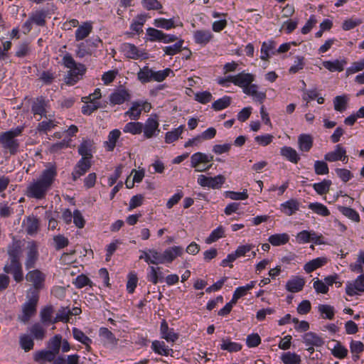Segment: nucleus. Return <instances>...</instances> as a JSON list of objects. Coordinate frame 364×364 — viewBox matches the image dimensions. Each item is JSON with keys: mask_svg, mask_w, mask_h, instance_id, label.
<instances>
[{"mask_svg": "<svg viewBox=\"0 0 364 364\" xmlns=\"http://www.w3.org/2000/svg\"><path fill=\"white\" fill-rule=\"evenodd\" d=\"M183 44V40H180L172 46L164 47V51L165 52L166 55H173L181 50Z\"/></svg>", "mask_w": 364, "mask_h": 364, "instance_id": "69168bd1", "label": "nucleus"}, {"mask_svg": "<svg viewBox=\"0 0 364 364\" xmlns=\"http://www.w3.org/2000/svg\"><path fill=\"white\" fill-rule=\"evenodd\" d=\"M61 343L62 336L57 334L49 340L48 342V348L50 352L57 355L60 352Z\"/></svg>", "mask_w": 364, "mask_h": 364, "instance_id": "a19ab883", "label": "nucleus"}, {"mask_svg": "<svg viewBox=\"0 0 364 364\" xmlns=\"http://www.w3.org/2000/svg\"><path fill=\"white\" fill-rule=\"evenodd\" d=\"M303 340L306 346H315L318 347L323 344L322 338L313 332L305 333L303 336Z\"/></svg>", "mask_w": 364, "mask_h": 364, "instance_id": "473e14b6", "label": "nucleus"}, {"mask_svg": "<svg viewBox=\"0 0 364 364\" xmlns=\"http://www.w3.org/2000/svg\"><path fill=\"white\" fill-rule=\"evenodd\" d=\"M331 184V181L324 179L320 183H314L313 188L318 195L322 196L328 193Z\"/></svg>", "mask_w": 364, "mask_h": 364, "instance_id": "8fccbe9b", "label": "nucleus"}, {"mask_svg": "<svg viewBox=\"0 0 364 364\" xmlns=\"http://www.w3.org/2000/svg\"><path fill=\"white\" fill-rule=\"evenodd\" d=\"M281 360L284 364H300L301 362L300 355L291 352L283 353Z\"/></svg>", "mask_w": 364, "mask_h": 364, "instance_id": "603ef678", "label": "nucleus"}, {"mask_svg": "<svg viewBox=\"0 0 364 364\" xmlns=\"http://www.w3.org/2000/svg\"><path fill=\"white\" fill-rule=\"evenodd\" d=\"M327 262V259L325 257H318L316 259H312L307 262L304 269L307 273H311L316 270V269L322 267Z\"/></svg>", "mask_w": 364, "mask_h": 364, "instance_id": "e433bc0d", "label": "nucleus"}, {"mask_svg": "<svg viewBox=\"0 0 364 364\" xmlns=\"http://www.w3.org/2000/svg\"><path fill=\"white\" fill-rule=\"evenodd\" d=\"M256 282L252 281L246 286L237 287L234 291L232 303H237V300L247 294V291L253 289L255 286Z\"/></svg>", "mask_w": 364, "mask_h": 364, "instance_id": "c756f323", "label": "nucleus"}, {"mask_svg": "<svg viewBox=\"0 0 364 364\" xmlns=\"http://www.w3.org/2000/svg\"><path fill=\"white\" fill-rule=\"evenodd\" d=\"M92 30V26L90 23L85 22L82 25L80 26L75 31L76 41H81L85 39Z\"/></svg>", "mask_w": 364, "mask_h": 364, "instance_id": "f704fd0d", "label": "nucleus"}, {"mask_svg": "<svg viewBox=\"0 0 364 364\" xmlns=\"http://www.w3.org/2000/svg\"><path fill=\"white\" fill-rule=\"evenodd\" d=\"M193 37L196 43L206 45L213 38V34L208 30H198L194 32Z\"/></svg>", "mask_w": 364, "mask_h": 364, "instance_id": "bb28decb", "label": "nucleus"}, {"mask_svg": "<svg viewBox=\"0 0 364 364\" xmlns=\"http://www.w3.org/2000/svg\"><path fill=\"white\" fill-rule=\"evenodd\" d=\"M38 253L37 246L34 242H32L28 246V250L26 255V260L25 266L27 269L34 267L35 264L38 259Z\"/></svg>", "mask_w": 364, "mask_h": 364, "instance_id": "a211bd4d", "label": "nucleus"}, {"mask_svg": "<svg viewBox=\"0 0 364 364\" xmlns=\"http://www.w3.org/2000/svg\"><path fill=\"white\" fill-rule=\"evenodd\" d=\"M183 249L179 246L169 247L163 252V259L164 263L172 262L177 257L181 256Z\"/></svg>", "mask_w": 364, "mask_h": 364, "instance_id": "6ab92c4d", "label": "nucleus"}, {"mask_svg": "<svg viewBox=\"0 0 364 364\" xmlns=\"http://www.w3.org/2000/svg\"><path fill=\"white\" fill-rule=\"evenodd\" d=\"M314 167L317 175H326L329 173L328 164L323 161H316Z\"/></svg>", "mask_w": 364, "mask_h": 364, "instance_id": "338daca9", "label": "nucleus"}, {"mask_svg": "<svg viewBox=\"0 0 364 364\" xmlns=\"http://www.w3.org/2000/svg\"><path fill=\"white\" fill-rule=\"evenodd\" d=\"M324 159L329 162L341 161L347 163L348 161V157L346 155V149L341 144H337L333 151L328 152L325 154Z\"/></svg>", "mask_w": 364, "mask_h": 364, "instance_id": "9d476101", "label": "nucleus"}, {"mask_svg": "<svg viewBox=\"0 0 364 364\" xmlns=\"http://www.w3.org/2000/svg\"><path fill=\"white\" fill-rule=\"evenodd\" d=\"M131 94L125 89H119L112 92L109 96V102L111 104L122 105L124 102L129 101Z\"/></svg>", "mask_w": 364, "mask_h": 364, "instance_id": "4468645a", "label": "nucleus"}, {"mask_svg": "<svg viewBox=\"0 0 364 364\" xmlns=\"http://www.w3.org/2000/svg\"><path fill=\"white\" fill-rule=\"evenodd\" d=\"M124 114L128 116L132 120H137L141 114V108L139 101L133 102L131 107L127 110Z\"/></svg>", "mask_w": 364, "mask_h": 364, "instance_id": "37998d69", "label": "nucleus"}, {"mask_svg": "<svg viewBox=\"0 0 364 364\" xmlns=\"http://www.w3.org/2000/svg\"><path fill=\"white\" fill-rule=\"evenodd\" d=\"M197 181L198 183L203 187L218 189L224 184L225 178L223 175H218L215 177H208L204 175H200Z\"/></svg>", "mask_w": 364, "mask_h": 364, "instance_id": "6e6552de", "label": "nucleus"}, {"mask_svg": "<svg viewBox=\"0 0 364 364\" xmlns=\"http://www.w3.org/2000/svg\"><path fill=\"white\" fill-rule=\"evenodd\" d=\"M93 46L94 43L88 41L82 42L77 46V50H76L77 57L82 58L86 56L92 55L93 51L92 48Z\"/></svg>", "mask_w": 364, "mask_h": 364, "instance_id": "a878e982", "label": "nucleus"}, {"mask_svg": "<svg viewBox=\"0 0 364 364\" xmlns=\"http://www.w3.org/2000/svg\"><path fill=\"white\" fill-rule=\"evenodd\" d=\"M99 335L107 344L116 345L117 343L118 339L107 328H100Z\"/></svg>", "mask_w": 364, "mask_h": 364, "instance_id": "58836bf2", "label": "nucleus"}, {"mask_svg": "<svg viewBox=\"0 0 364 364\" xmlns=\"http://www.w3.org/2000/svg\"><path fill=\"white\" fill-rule=\"evenodd\" d=\"M268 241L273 246L283 245L289 241V235L287 233L272 235L269 237Z\"/></svg>", "mask_w": 364, "mask_h": 364, "instance_id": "72a5a7b5", "label": "nucleus"}, {"mask_svg": "<svg viewBox=\"0 0 364 364\" xmlns=\"http://www.w3.org/2000/svg\"><path fill=\"white\" fill-rule=\"evenodd\" d=\"M154 24L157 28H162L166 30L174 28L176 26L174 24V21L172 18L166 19V18H156L154 20Z\"/></svg>", "mask_w": 364, "mask_h": 364, "instance_id": "e2e57ef3", "label": "nucleus"}, {"mask_svg": "<svg viewBox=\"0 0 364 364\" xmlns=\"http://www.w3.org/2000/svg\"><path fill=\"white\" fill-rule=\"evenodd\" d=\"M152 350L157 354L161 355H168L172 350L169 349L164 341H154L151 343Z\"/></svg>", "mask_w": 364, "mask_h": 364, "instance_id": "09e8293b", "label": "nucleus"}, {"mask_svg": "<svg viewBox=\"0 0 364 364\" xmlns=\"http://www.w3.org/2000/svg\"><path fill=\"white\" fill-rule=\"evenodd\" d=\"M220 348L230 353L238 352L242 349V345L230 339H223Z\"/></svg>", "mask_w": 364, "mask_h": 364, "instance_id": "49530a36", "label": "nucleus"}, {"mask_svg": "<svg viewBox=\"0 0 364 364\" xmlns=\"http://www.w3.org/2000/svg\"><path fill=\"white\" fill-rule=\"evenodd\" d=\"M160 333L161 338L167 342L174 343L178 338V335L174 332L173 328H168V323L164 319L161 323Z\"/></svg>", "mask_w": 364, "mask_h": 364, "instance_id": "dca6fc26", "label": "nucleus"}, {"mask_svg": "<svg viewBox=\"0 0 364 364\" xmlns=\"http://www.w3.org/2000/svg\"><path fill=\"white\" fill-rule=\"evenodd\" d=\"M309 208L314 211L315 213L321 216H328L330 211L326 205L320 203H311L309 205Z\"/></svg>", "mask_w": 364, "mask_h": 364, "instance_id": "5fc2aeb1", "label": "nucleus"}, {"mask_svg": "<svg viewBox=\"0 0 364 364\" xmlns=\"http://www.w3.org/2000/svg\"><path fill=\"white\" fill-rule=\"evenodd\" d=\"M19 343L25 352L31 350L34 347L33 338L28 334H21L19 337Z\"/></svg>", "mask_w": 364, "mask_h": 364, "instance_id": "de8ad7c7", "label": "nucleus"}, {"mask_svg": "<svg viewBox=\"0 0 364 364\" xmlns=\"http://www.w3.org/2000/svg\"><path fill=\"white\" fill-rule=\"evenodd\" d=\"M224 229L222 226H219L218 228L215 229L210 235L205 239V242L207 244H211L220 238L223 237L224 235Z\"/></svg>", "mask_w": 364, "mask_h": 364, "instance_id": "052dcab7", "label": "nucleus"}, {"mask_svg": "<svg viewBox=\"0 0 364 364\" xmlns=\"http://www.w3.org/2000/svg\"><path fill=\"white\" fill-rule=\"evenodd\" d=\"M173 70L170 68H166L163 70L155 71L148 66L141 68L137 73V78L141 83H147L151 81L162 82Z\"/></svg>", "mask_w": 364, "mask_h": 364, "instance_id": "39448f33", "label": "nucleus"}, {"mask_svg": "<svg viewBox=\"0 0 364 364\" xmlns=\"http://www.w3.org/2000/svg\"><path fill=\"white\" fill-rule=\"evenodd\" d=\"M346 64V61L344 60H336L335 61L327 60V61L323 62V67L331 72H335V71L341 72V71H343L344 70V65Z\"/></svg>", "mask_w": 364, "mask_h": 364, "instance_id": "4c0bfd02", "label": "nucleus"}, {"mask_svg": "<svg viewBox=\"0 0 364 364\" xmlns=\"http://www.w3.org/2000/svg\"><path fill=\"white\" fill-rule=\"evenodd\" d=\"M348 97L347 95L336 96L333 100V105L335 110L338 112H343L347 108Z\"/></svg>", "mask_w": 364, "mask_h": 364, "instance_id": "864d4df0", "label": "nucleus"}, {"mask_svg": "<svg viewBox=\"0 0 364 364\" xmlns=\"http://www.w3.org/2000/svg\"><path fill=\"white\" fill-rule=\"evenodd\" d=\"M38 299L39 294L36 291H31V294H28V301L23 305V314L19 316L21 321L26 323L36 314Z\"/></svg>", "mask_w": 364, "mask_h": 364, "instance_id": "423d86ee", "label": "nucleus"}, {"mask_svg": "<svg viewBox=\"0 0 364 364\" xmlns=\"http://www.w3.org/2000/svg\"><path fill=\"white\" fill-rule=\"evenodd\" d=\"M91 166L92 163L90 160L86 159V158H81V159L77 163L74 171L72 173L73 180L75 181L80 176L85 175L90 168Z\"/></svg>", "mask_w": 364, "mask_h": 364, "instance_id": "ddd939ff", "label": "nucleus"}, {"mask_svg": "<svg viewBox=\"0 0 364 364\" xmlns=\"http://www.w3.org/2000/svg\"><path fill=\"white\" fill-rule=\"evenodd\" d=\"M183 129L184 126L181 125L171 132H168L166 134L165 141L168 144H171L173 141H176V140H178L181 134L183 133Z\"/></svg>", "mask_w": 364, "mask_h": 364, "instance_id": "13d9d810", "label": "nucleus"}, {"mask_svg": "<svg viewBox=\"0 0 364 364\" xmlns=\"http://www.w3.org/2000/svg\"><path fill=\"white\" fill-rule=\"evenodd\" d=\"M46 275L39 269H33L29 271L26 275V279L31 282L33 289L28 291L31 294V291H36L38 293L39 290L45 287V281Z\"/></svg>", "mask_w": 364, "mask_h": 364, "instance_id": "0eeeda50", "label": "nucleus"}, {"mask_svg": "<svg viewBox=\"0 0 364 364\" xmlns=\"http://www.w3.org/2000/svg\"><path fill=\"white\" fill-rule=\"evenodd\" d=\"M146 35L149 36V39L151 41H161L164 32L154 28H149L146 30Z\"/></svg>", "mask_w": 364, "mask_h": 364, "instance_id": "774afa93", "label": "nucleus"}, {"mask_svg": "<svg viewBox=\"0 0 364 364\" xmlns=\"http://www.w3.org/2000/svg\"><path fill=\"white\" fill-rule=\"evenodd\" d=\"M258 87L252 82L244 89L243 92L247 95L253 97L255 100L262 102L266 98V94L263 92H259L257 90Z\"/></svg>", "mask_w": 364, "mask_h": 364, "instance_id": "cd10ccee", "label": "nucleus"}, {"mask_svg": "<svg viewBox=\"0 0 364 364\" xmlns=\"http://www.w3.org/2000/svg\"><path fill=\"white\" fill-rule=\"evenodd\" d=\"M231 80H233L232 83L235 85L242 87V90H244L245 88L255 80V75L251 73L242 72L236 75H232Z\"/></svg>", "mask_w": 364, "mask_h": 364, "instance_id": "f8f14e48", "label": "nucleus"}, {"mask_svg": "<svg viewBox=\"0 0 364 364\" xmlns=\"http://www.w3.org/2000/svg\"><path fill=\"white\" fill-rule=\"evenodd\" d=\"M143 130V124L141 122H128L123 128V132L133 135L140 134Z\"/></svg>", "mask_w": 364, "mask_h": 364, "instance_id": "c03bdc74", "label": "nucleus"}, {"mask_svg": "<svg viewBox=\"0 0 364 364\" xmlns=\"http://www.w3.org/2000/svg\"><path fill=\"white\" fill-rule=\"evenodd\" d=\"M338 210L343 215L350 220L355 223L360 222V215L355 210L349 207L344 206H339Z\"/></svg>", "mask_w": 364, "mask_h": 364, "instance_id": "3c124183", "label": "nucleus"}, {"mask_svg": "<svg viewBox=\"0 0 364 364\" xmlns=\"http://www.w3.org/2000/svg\"><path fill=\"white\" fill-rule=\"evenodd\" d=\"M21 254V242L19 240H14L8 247L10 264L4 266V271L7 274H12L16 282H20L23 279L22 267L20 262Z\"/></svg>", "mask_w": 364, "mask_h": 364, "instance_id": "f03ea898", "label": "nucleus"}, {"mask_svg": "<svg viewBox=\"0 0 364 364\" xmlns=\"http://www.w3.org/2000/svg\"><path fill=\"white\" fill-rule=\"evenodd\" d=\"M38 228H39L38 219L33 215L28 216L27 218L26 228L27 233L31 235L36 234L38 232Z\"/></svg>", "mask_w": 364, "mask_h": 364, "instance_id": "a18cd8bd", "label": "nucleus"}, {"mask_svg": "<svg viewBox=\"0 0 364 364\" xmlns=\"http://www.w3.org/2000/svg\"><path fill=\"white\" fill-rule=\"evenodd\" d=\"M364 292V272L351 282H348L346 287V293L350 296Z\"/></svg>", "mask_w": 364, "mask_h": 364, "instance_id": "9b49d317", "label": "nucleus"}, {"mask_svg": "<svg viewBox=\"0 0 364 364\" xmlns=\"http://www.w3.org/2000/svg\"><path fill=\"white\" fill-rule=\"evenodd\" d=\"M70 317V309L68 307H61L56 314V316L53 320L52 323H55L58 321L67 323L69 321Z\"/></svg>", "mask_w": 364, "mask_h": 364, "instance_id": "6e6d98bb", "label": "nucleus"}, {"mask_svg": "<svg viewBox=\"0 0 364 364\" xmlns=\"http://www.w3.org/2000/svg\"><path fill=\"white\" fill-rule=\"evenodd\" d=\"M94 148V141L90 139H83L78 146V153L82 158L90 160L92 158V150Z\"/></svg>", "mask_w": 364, "mask_h": 364, "instance_id": "2eb2a0df", "label": "nucleus"}, {"mask_svg": "<svg viewBox=\"0 0 364 364\" xmlns=\"http://www.w3.org/2000/svg\"><path fill=\"white\" fill-rule=\"evenodd\" d=\"M350 351L353 354V359H359L358 354L364 350V345L361 341H353L350 345Z\"/></svg>", "mask_w": 364, "mask_h": 364, "instance_id": "0e129e2a", "label": "nucleus"}, {"mask_svg": "<svg viewBox=\"0 0 364 364\" xmlns=\"http://www.w3.org/2000/svg\"><path fill=\"white\" fill-rule=\"evenodd\" d=\"M121 132L119 129H113L109 133L108 140L105 141V147L108 151H112L116 146V143L120 137Z\"/></svg>", "mask_w": 364, "mask_h": 364, "instance_id": "c85d7f7f", "label": "nucleus"}, {"mask_svg": "<svg viewBox=\"0 0 364 364\" xmlns=\"http://www.w3.org/2000/svg\"><path fill=\"white\" fill-rule=\"evenodd\" d=\"M46 15L43 11H36L29 16L33 23L39 26H44L46 25Z\"/></svg>", "mask_w": 364, "mask_h": 364, "instance_id": "4d7b16f0", "label": "nucleus"}, {"mask_svg": "<svg viewBox=\"0 0 364 364\" xmlns=\"http://www.w3.org/2000/svg\"><path fill=\"white\" fill-rule=\"evenodd\" d=\"M230 102H231V97L229 96H225V97L220 98L218 100L215 101L212 105V107L215 111L222 110V109L228 107L230 105Z\"/></svg>", "mask_w": 364, "mask_h": 364, "instance_id": "680f3d73", "label": "nucleus"}, {"mask_svg": "<svg viewBox=\"0 0 364 364\" xmlns=\"http://www.w3.org/2000/svg\"><path fill=\"white\" fill-rule=\"evenodd\" d=\"M63 64L69 69L65 78V82L68 85H73L78 82L86 70L85 65L77 63L70 53L64 55Z\"/></svg>", "mask_w": 364, "mask_h": 364, "instance_id": "7ed1b4c3", "label": "nucleus"}, {"mask_svg": "<svg viewBox=\"0 0 364 364\" xmlns=\"http://www.w3.org/2000/svg\"><path fill=\"white\" fill-rule=\"evenodd\" d=\"M319 313L323 318L332 320L334 317V308L328 304H320L318 307Z\"/></svg>", "mask_w": 364, "mask_h": 364, "instance_id": "bf43d9fd", "label": "nucleus"}, {"mask_svg": "<svg viewBox=\"0 0 364 364\" xmlns=\"http://www.w3.org/2000/svg\"><path fill=\"white\" fill-rule=\"evenodd\" d=\"M47 103L43 97L36 98L32 105L31 111L33 114L46 116Z\"/></svg>", "mask_w": 364, "mask_h": 364, "instance_id": "393cba45", "label": "nucleus"}, {"mask_svg": "<svg viewBox=\"0 0 364 364\" xmlns=\"http://www.w3.org/2000/svg\"><path fill=\"white\" fill-rule=\"evenodd\" d=\"M276 43L273 41H269L267 42H263L261 48V56L260 58L262 60L267 61L270 57V55H274L276 53Z\"/></svg>", "mask_w": 364, "mask_h": 364, "instance_id": "5701e85b", "label": "nucleus"}, {"mask_svg": "<svg viewBox=\"0 0 364 364\" xmlns=\"http://www.w3.org/2000/svg\"><path fill=\"white\" fill-rule=\"evenodd\" d=\"M281 155L294 164H297L300 157L296 151L290 146H284L280 151Z\"/></svg>", "mask_w": 364, "mask_h": 364, "instance_id": "7c9ffc66", "label": "nucleus"}, {"mask_svg": "<svg viewBox=\"0 0 364 364\" xmlns=\"http://www.w3.org/2000/svg\"><path fill=\"white\" fill-rule=\"evenodd\" d=\"M316 235V234L311 233L310 232L307 230H303L300 232H299L296 235V241L299 243H307L311 241H315V242H317L318 239L321 237V236L314 237L312 236Z\"/></svg>", "mask_w": 364, "mask_h": 364, "instance_id": "79ce46f5", "label": "nucleus"}, {"mask_svg": "<svg viewBox=\"0 0 364 364\" xmlns=\"http://www.w3.org/2000/svg\"><path fill=\"white\" fill-rule=\"evenodd\" d=\"M313 137L310 134H302L298 137L299 149L301 151H309L313 146Z\"/></svg>", "mask_w": 364, "mask_h": 364, "instance_id": "b1692460", "label": "nucleus"}, {"mask_svg": "<svg viewBox=\"0 0 364 364\" xmlns=\"http://www.w3.org/2000/svg\"><path fill=\"white\" fill-rule=\"evenodd\" d=\"M29 331L36 340L42 341L46 337V330L39 323H36L32 325L29 328Z\"/></svg>", "mask_w": 364, "mask_h": 364, "instance_id": "c9c22d12", "label": "nucleus"}, {"mask_svg": "<svg viewBox=\"0 0 364 364\" xmlns=\"http://www.w3.org/2000/svg\"><path fill=\"white\" fill-rule=\"evenodd\" d=\"M305 285V279L300 277H293L286 284L288 291L296 293L301 291Z\"/></svg>", "mask_w": 364, "mask_h": 364, "instance_id": "aec40b11", "label": "nucleus"}, {"mask_svg": "<svg viewBox=\"0 0 364 364\" xmlns=\"http://www.w3.org/2000/svg\"><path fill=\"white\" fill-rule=\"evenodd\" d=\"M213 160V156L197 152L191 156V164L193 168H201L203 164H208Z\"/></svg>", "mask_w": 364, "mask_h": 364, "instance_id": "f3484780", "label": "nucleus"}, {"mask_svg": "<svg viewBox=\"0 0 364 364\" xmlns=\"http://www.w3.org/2000/svg\"><path fill=\"white\" fill-rule=\"evenodd\" d=\"M56 176L57 170L54 166L43 170L36 180L28 185L25 191L26 196L37 200L44 199L51 188Z\"/></svg>", "mask_w": 364, "mask_h": 364, "instance_id": "f257e3e1", "label": "nucleus"}, {"mask_svg": "<svg viewBox=\"0 0 364 364\" xmlns=\"http://www.w3.org/2000/svg\"><path fill=\"white\" fill-rule=\"evenodd\" d=\"M23 132V127H16L0 134V144L1 147L9 151L11 155L16 154L19 149V141L16 139Z\"/></svg>", "mask_w": 364, "mask_h": 364, "instance_id": "20e7f679", "label": "nucleus"}, {"mask_svg": "<svg viewBox=\"0 0 364 364\" xmlns=\"http://www.w3.org/2000/svg\"><path fill=\"white\" fill-rule=\"evenodd\" d=\"M55 357L56 355L49 350H38L33 353L34 361L40 364H44L46 362L50 363L54 360Z\"/></svg>", "mask_w": 364, "mask_h": 364, "instance_id": "412c9836", "label": "nucleus"}, {"mask_svg": "<svg viewBox=\"0 0 364 364\" xmlns=\"http://www.w3.org/2000/svg\"><path fill=\"white\" fill-rule=\"evenodd\" d=\"M159 123L156 115L149 117L145 124H143L144 136L146 139H151L160 132L159 129Z\"/></svg>", "mask_w": 364, "mask_h": 364, "instance_id": "1a4fd4ad", "label": "nucleus"}, {"mask_svg": "<svg viewBox=\"0 0 364 364\" xmlns=\"http://www.w3.org/2000/svg\"><path fill=\"white\" fill-rule=\"evenodd\" d=\"M122 50L127 58L131 59H138L141 55L138 48L133 44L124 43L122 46Z\"/></svg>", "mask_w": 364, "mask_h": 364, "instance_id": "ea45409f", "label": "nucleus"}, {"mask_svg": "<svg viewBox=\"0 0 364 364\" xmlns=\"http://www.w3.org/2000/svg\"><path fill=\"white\" fill-rule=\"evenodd\" d=\"M73 335L75 340L85 346L86 350L87 351H90L91 350L90 343H92V340L88 336H87L81 330L77 328H73Z\"/></svg>", "mask_w": 364, "mask_h": 364, "instance_id": "2f4dec72", "label": "nucleus"}, {"mask_svg": "<svg viewBox=\"0 0 364 364\" xmlns=\"http://www.w3.org/2000/svg\"><path fill=\"white\" fill-rule=\"evenodd\" d=\"M299 209V203L296 199H290L280 205V210L286 215L291 216Z\"/></svg>", "mask_w": 364, "mask_h": 364, "instance_id": "4be33fe9", "label": "nucleus"}]
</instances>
